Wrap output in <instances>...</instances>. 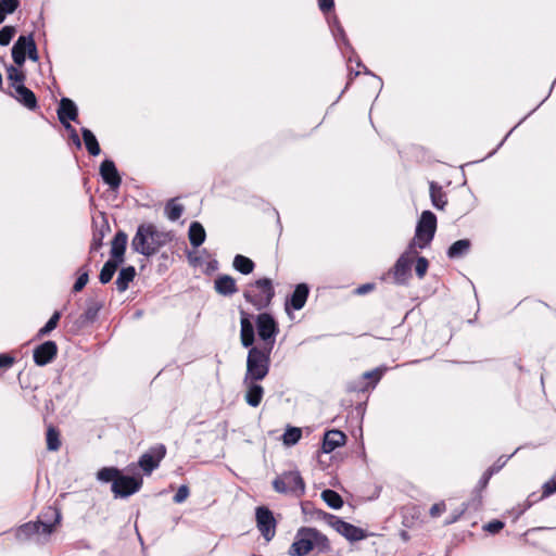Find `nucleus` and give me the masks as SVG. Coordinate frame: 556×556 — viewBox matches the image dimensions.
<instances>
[{"label": "nucleus", "mask_w": 556, "mask_h": 556, "mask_svg": "<svg viewBox=\"0 0 556 556\" xmlns=\"http://www.w3.org/2000/svg\"><path fill=\"white\" fill-rule=\"evenodd\" d=\"M321 498L332 509H339L343 506L342 496L333 489H324L321 492Z\"/></svg>", "instance_id": "nucleus-27"}, {"label": "nucleus", "mask_w": 556, "mask_h": 556, "mask_svg": "<svg viewBox=\"0 0 556 556\" xmlns=\"http://www.w3.org/2000/svg\"><path fill=\"white\" fill-rule=\"evenodd\" d=\"M61 511L55 506H47L39 514L36 522L41 527V533L48 538L54 532L56 525L61 521Z\"/></svg>", "instance_id": "nucleus-10"}, {"label": "nucleus", "mask_w": 556, "mask_h": 556, "mask_svg": "<svg viewBox=\"0 0 556 556\" xmlns=\"http://www.w3.org/2000/svg\"><path fill=\"white\" fill-rule=\"evenodd\" d=\"M505 523L502 520L494 519L483 526V530L491 533L496 534L498 533L503 528Z\"/></svg>", "instance_id": "nucleus-42"}, {"label": "nucleus", "mask_w": 556, "mask_h": 556, "mask_svg": "<svg viewBox=\"0 0 556 556\" xmlns=\"http://www.w3.org/2000/svg\"><path fill=\"white\" fill-rule=\"evenodd\" d=\"M437 229V218L430 211L422 212L413 240V244L422 249L432 240Z\"/></svg>", "instance_id": "nucleus-4"}, {"label": "nucleus", "mask_w": 556, "mask_h": 556, "mask_svg": "<svg viewBox=\"0 0 556 556\" xmlns=\"http://www.w3.org/2000/svg\"><path fill=\"white\" fill-rule=\"evenodd\" d=\"M164 456V450L157 448L143 454L139 459V467L146 475L156 468Z\"/></svg>", "instance_id": "nucleus-15"}, {"label": "nucleus", "mask_w": 556, "mask_h": 556, "mask_svg": "<svg viewBox=\"0 0 556 556\" xmlns=\"http://www.w3.org/2000/svg\"><path fill=\"white\" fill-rule=\"evenodd\" d=\"M114 493V498H128L140 489H111Z\"/></svg>", "instance_id": "nucleus-44"}, {"label": "nucleus", "mask_w": 556, "mask_h": 556, "mask_svg": "<svg viewBox=\"0 0 556 556\" xmlns=\"http://www.w3.org/2000/svg\"><path fill=\"white\" fill-rule=\"evenodd\" d=\"M466 509H467V507H464L459 511L452 514L450 516V518L445 521V523L451 525V523L456 522L460 518V516L465 513Z\"/></svg>", "instance_id": "nucleus-50"}, {"label": "nucleus", "mask_w": 556, "mask_h": 556, "mask_svg": "<svg viewBox=\"0 0 556 556\" xmlns=\"http://www.w3.org/2000/svg\"><path fill=\"white\" fill-rule=\"evenodd\" d=\"M13 97L29 110H35L37 106V99L34 92L24 85L17 86L14 90Z\"/></svg>", "instance_id": "nucleus-19"}, {"label": "nucleus", "mask_w": 556, "mask_h": 556, "mask_svg": "<svg viewBox=\"0 0 556 556\" xmlns=\"http://www.w3.org/2000/svg\"><path fill=\"white\" fill-rule=\"evenodd\" d=\"M417 275L422 278L428 269V261L425 257H419L415 266Z\"/></svg>", "instance_id": "nucleus-46"}, {"label": "nucleus", "mask_w": 556, "mask_h": 556, "mask_svg": "<svg viewBox=\"0 0 556 556\" xmlns=\"http://www.w3.org/2000/svg\"><path fill=\"white\" fill-rule=\"evenodd\" d=\"M469 248H470L469 240H467V239L458 240L450 247V249L447 251V255L451 258L459 257V256L466 254L469 251Z\"/></svg>", "instance_id": "nucleus-30"}, {"label": "nucleus", "mask_w": 556, "mask_h": 556, "mask_svg": "<svg viewBox=\"0 0 556 556\" xmlns=\"http://www.w3.org/2000/svg\"><path fill=\"white\" fill-rule=\"evenodd\" d=\"M372 289L371 285H365L357 289V293L364 294Z\"/></svg>", "instance_id": "nucleus-55"}, {"label": "nucleus", "mask_w": 556, "mask_h": 556, "mask_svg": "<svg viewBox=\"0 0 556 556\" xmlns=\"http://www.w3.org/2000/svg\"><path fill=\"white\" fill-rule=\"evenodd\" d=\"M59 118L63 125L67 129H71V125L68 124V121H75L77 117V106L76 104L67 99L64 98L60 102V108L58 110Z\"/></svg>", "instance_id": "nucleus-16"}, {"label": "nucleus", "mask_w": 556, "mask_h": 556, "mask_svg": "<svg viewBox=\"0 0 556 556\" xmlns=\"http://www.w3.org/2000/svg\"><path fill=\"white\" fill-rule=\"evenodd\" d=\"M255 380H250L247 386L245 401L250 406L256 407L260 405L263 397V388L256 383Z\"/></svg>", "instance_id": "nucleus-22"}, {"label": "nucleus", "mask_w": 556, "mask_h": 556, "mask_svg": "<svg viewBox=\"0 0 556 556\" xmlns=\"http://www.w3.org/2000/svg\"><path fill=\"white\" fill-rule=\"evenodd\" d=\"M302 437V430L298 427L288 428L282 437L283 444L286 445H294L300 441Z\"/></svg>", "instance_id": "nucleus-35"}, {"label": "nucleus", "mask_w": 556, "mask_h": 556, "mask_svg": "<svg viewBox=\"0 0 556 556\" xmlns=\"http://www.w3.org/2000/svg\"><path fill=\"white\" fill-rule=\"evenodd\" d=\"M256 327L258 337L265 341V348H268V343H274L275 337L278 332L274 318L268 314H260L256 319Z\"/></svg>", "instance_id": "nucleus-11"}, {"label": "nucleus", "mask_w": 556, "mask_h": 556, "mask_svg": "<svg viewBox=\"0 0 556 556\" xmlns=\"http://www.w3.org/2000/svg\"><path fill=\"white\" fill-rule=\"evenodd\" d=\"M278 492L280 493H285V494H288L289 492H292L294 493L295 495L298 496H301L304 494V491L305 489H285V488H281V489H276Z\"/></svg>", "instance_id": "nucleus-52"}, {"label": "nucleus", "mask_w": 556, "mask_h": 556, "mask_svg": "<svg viewBox=\"0 0 556 556\" xmlns=\"http://www.w3.org/2000/svg\"><path fill=\"white\" fill-rule=\"evenodd\" d=\"M333 7V0H319V8L323 11H328Z\"/></svg>", "instance_id": "nucleus-53"}, {"label": "nucleus", "mask_w": 556, "mask_h": 556, "mask_svg": "<svg viewBox=\"0 0 556 556\" xmlns=\"http://www.w3.org/2000/svg\"><path fill=\"white\" fill-rule=\"evenodd\" d=\"M14 359L9 355L0 354V367H10Z\"/></svg>", "instance_id": "nucleus-51"}, {"label": "nucleus", "mask_w": 556, "mask_h": 556, "mask_svg": "<svg viewBox=\"0 0 556 556\" xmlns=\"http://www.w3.org/2000/svg\"><path fill=\"white\" fill-rule=\"evenodd\" d=\"M401 538L404 540V541H407L409 539V535L406 531H402L401 532Z\"/></svg>", "instance_id": "nucleus-59"}, {"label": "nucleus", "mask_w": 556, "mask_h": 556, "mask_svg": "<svg viewBox=\"0 0 556 556\" xmlns=\"http://www.w3.org/2000/svg\"><path fill=\"white\" fill-rule=\"evenodd\" d=\"M233 267L238 271L248 275L253 271L254 264L250 258L243 255H237L233 260Z\"/></svg>", "instance_id": "nucleus-32"}, {"label": "nucleus", "mask_w": 556, "mask_h": 556, "mask_svg": "<svg viewBox=\"0 0 556 556\" xmlns=\"http://www.w3.org/2000/svg\"><path fill=\"white\" fill-rule=\"evenodd\" d=\"M430 195L431 201L434 207L442 210L446 203L444 197L439 188H437L433 184L430 186Z\"/></svg>", "instance_id": "nucleus-37"}, {"label": "nucleus", "mask_w": 556, "mask_h": 556, "mask_svg": "<svg viewBox=\"0 0 556 556\" xmlns=\"http://www.w3.org/2000/svg\"><path fill=\"white\" fill-rule=\"evenodd\" d=\"M368 494H359V495H352L353 501L355 504H362L366 501H374L377 500L380 495V489H366Z\"/></svg>", "instance_id": "nucleus-39"}, {"label": "nucleus", "mask_w": 556, "mask_h": 556, "mask_svg": "<svg viewBox=\"0 0 556 556\" xmlns=\"http://www.w3.org/2000/svg\"><path fill=\"white\" fill-rule=\"evenodd\" d=\"M61 442L59 440V433L55 429L49 428L47 431V446L50 451L59 450Z\"/></svg>", "instance_id": "nucleus-38"}, {"label": "nucleus", "mask_w": 556, "mask_h": 556, "mask_svg": "<svg viewBox=\"0 0 556 556\" xmlns=\"http://www.w3.org/2000/svg\"><path fill=\"white\" fill-rule=\"evenodd\" d=\"M100 174L103 180L113 189H116L121 185V177L112 161L105 160L102 162L100 166Z\"/></svg>", "instance_id": "nucleus-18"}, {"label": "nucleus", "mask_w": 556, "mask_h": 556, "mask_svg": "<svg viewBox=\"0 0 556 556\" xmlns=\"http://www.w3.org/2000/svg\"><path fill=\"white\" fill-rule=\"evenodd\" d=\"M556 492V489H543V492L539 494L538 492H532L526 502L522 505H518L511 509V514H514V521L517 520L527 509H529L535 503L553 495Z\"/></svg>", "instance_id": "nucleus-13"}, {"label": "nucleus", "mask_w": 556, "mask_h": 556, "mask_svg": "<svg viewBox=\"0 0 556 556\" xmlns=\"http://www.w3.org/2000/svg\"><path fill=\"white\" fill-rule=\"evenodd\" d=\"M381 376H382V370L381 369H375L372 371H367V372L364 374L365 378L374 379L375 382L379 381Z\"/></svg>", "instance_id": "nucleus-49"}, {"label": "nucleus", "mask_w": 556, "mask_h": 556, "mask_svg": "<svg viewBox=\"0 0 556 556\" xmlns=\"http://www.w3.org/2000/svg\"><path fill=\"white\" fill-rule=\"evenodd\" d=\"M85 146L91 155L100 154V147L94 135L87 128L83 129Z\"/></svg>", "instance_id": "nucleus-31"}, {"label": "nucleus", "mask_w": 556, "mask_h": 556, "mask_svg": "<svg viewBox=\"0 0 556 556\" xmlns=\"http://www.w3.org/2000/svg\"><path fill=\"white\" fill-rule=\"evenodd\" d=\"M58 348L53 341H47L34 351V361L38 366L49 364L56 355Z\"/></svg>", "instance_id": "nucleus-12"}, {"label": "nucleus", "mask_w": 556, "mask_h": 556, "mask_svg": "<svg viewBox=\"0 0 556 556\" xmlns=\"http://www.w3.org/2000/svg\"><path fill=\"white\" fill-rule=\"evenodd\" d=\"M406 510H407V511H408V510H412V511H413V514H412V517H413V518H414L415 516H417V517H418V516L420 515V509H419L418 507H416V506H413L412 508H406Z\"/></svg>", "instance_id": "nucleus-56"}, {"label": "nucleus", "mask_w": 556, "mask_h": 556, "mask_svg": "<svg viewBox=\"0 0 556 556\" xmlns=\"http://www.w3.org/2000/svg\"><path fill=\"white\" fill-rule=\"evenodd\" d=\"M445 509H446L445 503L443 501H441L439 503L433 504L430 507L429 514L432 518H437V517L441 516V514L443 511H445Z\"/></svg>", "instance_id": "nucleus-45"}, {"label": "nucleus", "mask_w": 556, "mask_h": 556, "mask_svg": "<svg viewBox=\"0 0 556 556\" xmlns=\"http://www.w3.org/2000/svg\"><path fill=\"white\" fill-rule=\"evenodd\" d=\"M346 443V435L340 430H329L325 433L321 451L329 454L337 447L343 446Z\"/></svg>", "instance_id": "nucleus-14"}, {"label": "nucleus", "mask_w": 556, "mask_h": 556, "mask_svg": "<svg viewBox=\"0 0 556 556\" xmlns=\"http://www.w3.org/2000/svg\"><path fill=\"white\" fill-rule=\"evenodd\" d=\"M26 55L33 61L38 60L36 45L31 36H21L12 48V58L18 66L24 64Z\"/></svg>", "instance_id": "nucleus-7"}, {"label": "nucleus", "mask_w": 556, "mask_h": 556, "mask_svg": "<svg viewBox=\"0 0 556 556\" xmlns=\"http://www.w3.org/2000/svg\"><path fill=\"white\" fill-rule=\"evenodd\" d=\"M544 486H555L556 488V475L553 477L552 483H547Z\"/></svg>", "instance_id": "nucleus-60"}, {"label": "nucleus", "mask_w": 556, "mask_h": 556, "mask_svg": "<svg viewBox=\"0 0 556 556\" xmlns=\"http://www.w3.org/2000/svg\"><path fill=\"white\" fill-rule=\"evenodd\" d=\"M240 324H241V332H240L241 343L245 348L251 346L254 342L253 324L251 323V320L244 313L241 314Z\"/></svg>", "instance_id": "nucleus-21"}, {"label": "nucleus", "mask_w": 556, "mask_h": 556, "mask_svg": "<svg viewBox=\"0 0 556 556\" xmlns=\"http://www.w3.org/2000/svg\"><path fill=\"white\" fill-rule=\"evenodd\" d=\"M403 525H404L405 527H412V526H413V521H410V520L408 519V517H407L406 515H404Z\"/></svg>", "instance_id": "nucleus-57"}, {"label": "nucleus", "mask_w": 556, "mask_h": 556, "mask_svg": "<svg viewBox=\"0 0 556 556\" xmlns=\"http://www.w3.org/2000/svg\"><path fill=\"white\" fill-rule=\"evenodd\" d=\"M189 240L192 245L199 247L205 240V230L200 223H192L189 227Z\"/></svg>", "instance_id": "nucleus-29"}, {"label": "nucleus", "mask_w": 556, "mask_h": 556, "mask_svg": "<svg viewBox=\"0 0 556 556\" xmlns=\"http://www.w3.org/2000/svg\"><path fill=\"white\" fill-rule=\"evenodd\" d=\"M18 7V0H0V23Z\"/></svg>", "instance_id": "nucleus-36"}, {"label": "nucleus", "mask_w": 556, "mask_h": 556, "mask_svg": "<svg viewBox=\"0 0 556 556\" xmlns=\"http://www.w3.org/2000/svg\"><path fill=\"white\" fill-rule=\"evenodd\" d=\"M136 276V269L134 266H127L123 268L116 279V287L119 292L127 290L129 282L134 280Z\"/></svg>", "instance_id": "nucleus-25"}, {"label": "nucleus", "mask_w": 556, "mask_h": 556, "mask_svg": "<svg viewBox=\"0 0 556 556\" xmlns=\"http://www.w3.org/2000/svg\"><path fill=\"white\" fill-rule=\"evenodd\" d=\"M254 287L260 291L256 303L267 304L274 296V290L269 279H260L254 283Z\"/></svg>", "instance_id": "nucleus-20"}, {"label": "nucleus", "mask_w": 556, "mask_h": 556, "mask_svg": "<svg viewBox=\"0 0 556 556\" xmlns=\"http://www.w3.org/2000/svg\"><path fill=\"white\" fill-rule=\"evenodd\" d=\"M328 553L331 545L328 538L315 528L302 527L296 531L289 548L291 556H306L309 552Z\"/></svg>", "instance_id": "nucleus-1"}, {"label": "nucleus", "mask_w": 556, "mask_h": 556, "mask_svg": "<svg viewBox=\"0 0 556 556\" xmlns=\"http://www.w3.org/2000/svg\"><path fill=\"white\" fill-rule=\"evenodd\" d=\"M255 520L262 536L269 542L275 536L277 527L273 511L267 506H258L255 509Z\"/></svg>", "instance_id": "nucleus-6"}, {"label": "nucleus", "mask_w": 556, "mask_h": 556, "mask_svg": "<svg viewBox=\"0 0 556 556\" xmlns=\"http://www.w3.org/2000/svg\"><path fill=\"white\" fill-rule=\"evenodd\" d=\"M190 489H177V493L174 496V502L179 504L182 503L190 494Z\"/></svg>", "instance_id": "nucleus-48"}, {"label": "nucleus", "mask_w": 556, "mask_h": 556, "mask_svg": "<svg viewBox=\"0 0 556 556\" xmlns=\"http://www.w3.org/2000/svg\"><path fill=\"white\" fill-rule=\"evenodd\" d=\"M15 538L20 542L33 541L37 544H45L49 539L41 533V527L36 521H28L20 526L15 531Z\"/></svg>", "instance_id": "nucleus-9"}, {"label": "nucleus", "mask_w": 556, "mask_h": 556, "mask_svg": "<svg viewBox=\"0 0 556 556\" xmlns=\"http://www.w3.org/2000/svg\"><path fill=\"white\" fill-rule=\"evenodd\" d=\"M100 483H112V486H138L140 484L135 478L123 475L115 467H104L97 472Z\"/></svg>", "instance_id": "nucleus-8"}, {"label": "nucleus", "mask_w": 556, "mask_h": 556, "mask_svg": "<svg viewBox=\"0 0 556 556\" xmlns=\"http://www.w3.org/2000/svg\"><path fill=\"white\" fill-rule=\"evenodd\" d=\"M16 33L15 27L4 26L0 29V46H8Z\"/></svg>", "instance_id": "nucleus-41"}, {"label": "nucleus", "mask_w": 556, "mask_h": 556, "mask_svg": "<svg viewBox=\"0 0 556 556\" xmlns=\"http://www.w3.org/2000/svg\"><path fill=\"white\" fill-rule=\"evenodd\" d=\"M301 507H302V510L304 514H311L312 513V508H313V504L311 502H303L301 504Z\"/></svg>", "instance_id": "nucleus-54"}, {"label": "nucleus", "mask_w": 556, "mask_h": 556, "mask_svg": "<svg viewBox=\"0 0 556 556\" xmlns=\"http://www.w3.org/2000/svg\"><path fill=\"white\" fill-rule=\"evenodd\" d=\"M88 279H89L88 273L87 271H83L78 276V278H77V280H76V282L74 285V291H76V292L80 291L87 285Z\"/></svg>", "instance_id": "nucleus-47"}, {"label": "nucleus", "mask_w": 556, "mask_h": 556, "mask_svg": "<svg viewBox=\"0 0 556 556\" xmlns=\"http://www.w3.org/2000/svg\"><path fill=\"white\" fill-rule=\"evenodd\" d=\"M268 344L269 346L264 348V350H260L257 348H252L250 350L247 361L244 383H249L250 380H261L267 375L273 342H269Z\"/></svg>", "instance_id": "nucleus-2"}, {"label": "nucleus", "mask_w": 556, "mask_h": 556, "mask_svg": "<svg viewBox=\"0 0 556 556\" xmlns=\"http://www.w3.org/2000/svg\"><path fill=\"white\" fill-rule=\"evenodd\" d=\"M118 267V264H116V262H111V261H108L101 271H100V276H99V279L101 281V283H108L111 281V279L113 278L116 269Z\"/></svg>", "instance_id": "nucleus-33"}, {"label": "nucleus", "mask_w": 556, "mask_h": 556, "mask_svg": "<svg viewBox=\"0 0 556 556\" xmlns=\"http://www.w3.org/2000/svg\"><path fill=\"white\" fill-rule=\"evenodd\" d=\"M307 296L308 287L305 283L298 285L290 299V306L293 309H301L305 305Z\"/></svg>", "instance_id": "nucleus-24"}, {"label": "nucleus", "mask_w": 556, "mask_h": 556, "mask_svg": "<svg viewBox=\"0 0 556 556\" xmlns=\"http://www.w3.org/2000/svg\"><path fill=\"white\" fill-rule=\"evenodd\" d=\"M7 72H8V79L14 90L17 88V86L24 85L25 76L22 71H20L18 68H16L14 66H10V67H8Z\"/></svg>", "instance_id": "nucleus-34"}, {"label": "nucleus", "mask_w": 556, "mask_h": 556, "mask_svg": "<svg viewBox=\"0 0 556 556\" xmlns=\"http://www.w3.org/2000/svg\"><path fill=\"white\" fill-rule=\"evenodd\" d=\"M181 214H182V206L179 203L172 201L167 204L166 215L170 220L178 219L181 216Z\"/></svg>", "instance_id": "nucleus-40"}, {"label": "nucleus", "mask_w": 556, "mask_h": 556, "mask_svg": "<svg viewBox=\"0 0 556 556\" xmlns=\"http://www.w3.org/2000/svg\"><path fill=\"white\" fill-rule=\"evenodd\" d=\"M331 527L349 542H358L371 535L367 530L356 527L339 517L329 515Z\"/></svg>", "instance_id": "nucleus-5"}, {"label": "nucleus", "mask_w": 556, "mask_h": 556, "mask_svg": "<svg viewBox=\"0 0 556 556\" xmlns=\"http://www.w3.org/2000/svg\"><path fill=\"white\" fill-rule=\"evenodd\" d=\"M303 480L298 471H290L282 475L274 486H302Z\"/></svg>", "instance_id": "nucleus-28"}, {"label": "nucleus", "mask_w": 556, "mask_h": 556, "mask_svg": "<svg viewBox=\"0 0 556 556\" xmlns=\"http://www.w3.org/2000/svg\"><path fill=\"white\" fill-rule=\"evenodd\" d=\"M60 319V313H54L52 315V317L48 320V323L46 324V326L43 328L40 329V333L41 334H46L50 331H52L56 325H58V321Z\"/></svg>", "instance_id": "nucleus-43"}, {"label": "nucleus", "mask_w": 556, "mask_h": 556, "mask_svg": "<svg viewBox=\"0 0 556 556\" xmlns=\"http://www.w3.org/2000/svg\"><path fill=\"white\" fill-rule=\"evenodd\" d=\"M72 138L77 143V146H80V141H79L78 135L75 132V130H73Z\"/></svg>", "instance_id": "nucleus-58"}, {"label": "nucleus", "mask_w": 556, "mask_h": 556, "mask_svg": "<svg viewBox=\"0 0 556 556\" xmlns=\"http://www.w3.org/2000/svg\"><path fill=\"white\" fill-rule=\"evenodd\" d=\"M127 245V236L124 232L115 235L111 245V258L109 261L122 264Z\"/></svg>", "instance_id": "nucleus-17"}, {"label": "nucleus", "mask_w": 556, "mask_h": 556, "mask_svg": "<svg viewBox=\"0 0 556 556\" xmlns=\"http://www.w3.org/2000/svg\"><path fill=\"white\" fill-rule=\"evenodd\" d=\"M131 245L140 254L150 256L162 245L159 233L151 226H140Z\"/></svg>", "instance_id": "nucleus-3"}, {"label": "nucleus", "mask_w": 556, "mask_h": 556, "mask_svg": "<svg viewBox=\"0 0 556 556\" xmlns=\"http://www.w3.org/2000/svg\"><path fill=\"white\" fill-rule=\"evenodd\" d=\"M412 260L407 254H403L394 266V278L396 282H404L410 269Z\"/></svg>", "instance_id": "nucleus-23"}, {"label": "nucleus", "mask_w": 556, "mask_h": 556, "mask_svg": "<svg viewBox=\"0 0 556 556\" xmlns=\"http://www.w3.org/2000/svg\"><path fill=\"white\" fill-rule=\"evenodd\" d=\"M215 289L219 294L229 295L237 291L236 281L230 276H222L215 281Z\"/></svg>", "instance_id": "nucleus-26"}]
</instances>
